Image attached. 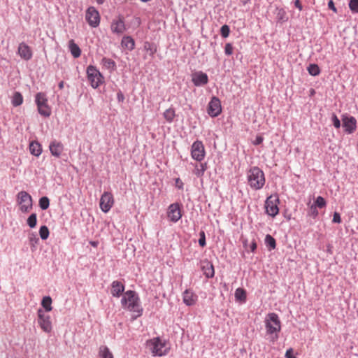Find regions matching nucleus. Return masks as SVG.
Instances as JSON below:
<instances>
[{
  "instance_id": "2f4dec72",
  "label": "nucleus",
  "mask_w": 358,
  "mask_h": 358,
  "mask_svg": "<svg viewBox=\"0 0 358 358\" xmlns=\"http://www.w3.org/2000/svg\"><path fill=\"white\" fill-rule=\"evenodd\" d=\"M23 103V96L21 93L15 92L12 98V104L14 106H19Z\"/></svg>"
},
{
  "instance_id": "7c9ffc66",
  "label": "nucleus",
  "mask_w": 358,
  "mask_h": 358,
  "mask_svg": "<svg viewBox=\"0 0 358 358\" xmlns=\"http://www.w3.org/2000/svg\"><path fill=\"white\" fill-rule=\"evenodd\" d=\"M206 169H207V165L206 163H204V164L201 163L199 164H196L195 166V169L194 171V173L197 177H201L204 174V172L206 171Z\"/></svg>"
},
{
  "instance_id": "4d7b16f0",
  "label": "nucleus",
  "mask_w": 358,
  "mask_h": 358,
  "mask_svg": "<svg viewBox=\"0 0 358 358\" xmlns=\"http://www.w3.org/2000/svg\"><path fill=\"white\" fill-rule=\"evenodd\" d=\"M64 85V81H61V82L59 83V88L60 90L63 89Z\"/></svg>"
},
{
  "instance_id": "052dcab7",
  "label": "nucleus",
  "mask_w": 358,
  "mask_h": 358,
  "mask_svg": "<svg viewBox=\"0 0 358 358\" xmlns=\"http://www.w3.org/2000/svg\"><path fill=\"white\" fill-rule=\"evenodd\" d=\"M136 20H137V22H138V24H140V23H141L140 19L137 18Z\"/></svg>"
},
{
  "instance_id": "c03bdc74",
  "label": "nucleus",
  "mask_w": 358,
  "mask_h": 358,
  "mask_svg": "<svg viewBox=\"0 0 358 358\" xmlns=\"http://www.w3.org/2000/svg\"><path fill=\"white\" fill-rule=\"evenodd\" d=\"M309 214L313 216V217H315L318 215V211L317 210V207L314 206L313 204L310 206V213Z\"/></svg>"
},
{
  "instance_id": "c85d7f7f",
  "label": "nucleus",
  "mask_w": 358,
  "mask_h": 358,
  "mask_svg": "<svg viewBox=\"0 0 358 358\" xmlns=\"http://www.w3.org/2000/svg\"><path fill=\"white\" fill-rule=\"evenodd\" d=\"M144 50L149 52L151 57H153L157 52V46L152 43L146 41L143 45Z\"/></svg>"
},
{
  "instance_id": "864d4df0",
  "label": "nucleus",
  "mask_w": 358,
  "mask_h": 358,
  "mask_svg": "<svg viewBox=\"0 0 358 358\" xmlns=\"http://www.w3.org/2000/svg\"><path fill=\"white\" fill-rule=\"evenodd\" d=\"M294 5L299 10H301L303 9L302 5L299 0H296L294 1Z\"/></svg>"
},
{
  "instance_id": "09e8293b",
  "label": "nucleus",
  "mask_w": 358,
  "mask_h": 358,
  "mask_svg": "<svg viewBox=\"0 0 358 358\" xmlns=\"http://www.w3.org/2000/svg\"><path fill=\"white\" fill-rule=\"evenodd\" d=\"M328 7L329 9L332 10L334 13H337V9L334 6V3L332 0H329L328 2Z\"/></svg>"
},
{
  "instance_id": "f257e3e1",
  "label": "nucleus",
  "mask_w": 358,
  "mask_h": 358,
  "mask_svg": "<svg viewBox=\"0 0 358 358\" xmlns=\"http://www.w3.org/2000/svg\"><path fill=\"white\" fill-rule=\"evenodd\" d=\"M121 303L124 309L134 313L133 320H136L143 313V308L141 306L139 298L134 291L129 290L124 292Z\"/></svg>"
},
{
  "instance_id": "cd10ccee",
  "label": "nucleus",
  "mask_w": 358,
  "mask_h": 358,
  "mask_svg": "<svg viewBox=\"0 0 358 358\" xmlns=\"http://www.w3.org/2000/svg\"><path fill=\"white\" fill-rule=\"evenodd\" d=\"M236 301L245 302L246 301V292L243 288H237L235 291Z\"/></svg>"
},
{
  "instance_id": "f3484780",
  "label": "nucleus",
  "mask_w": 358,
  "mask_h": 358,
  "mask_svg": "<svg viewBox=\"0 0 358 358\" xmlns=\"http://www.w3.org/2000/svg\"><path fill=\"white\" fill-rule=\"evenodd\" d=\"M18 53L24 60H29L32 57L31 48L24 43H21L18 47Z\"/></svg>"
},
{
  "instance_id": "de8ad7c7",
  "label": "nucleus",
  "mask_w": 358,
  "mask_h": 358,
  "mask_svg": "<svg viewBox=\"0 0 358 358\" xmlns=\"http://www.w3.org/2000/svg\"><path fill=\"white\" fill-rule=\"evenodd\" d=\"M176 186L180 189H183V182L179 178L176 179Z\"/></svg>"
},
{
  "instance_id": "6e6552de",
  "label": "nucleus",
  "mask_w": 358,
  "mask_h": 358,
  "mask_svg": "<svg viewBox=\"0 0 358 358\" xmlns=\"http://www.w3.org/2000/svg\"><path fill=\"white\" fill-rule=\"evenodd\" d=\"M279 198L277 194L269 196L265 201L266 213L271 217L277 215L279 213Z\"/></svg>"
},
{
  "instance_id": "72a5a7b5",
  "label": "nucleus",
  "mask_w": 358,
  "mask_h": 358,
  "mask_svg": "<svg viewBox=\"0 0 358 358\" xmlns=\"http://www.w3.org/2000/svg\"><path fill=\"white\" fill-rule=\"evenodd\" d=\"M265 243L267 247L269 248V250H273L275 248L276 243L275 240L271 235L267 234L265 237Z\"/></svg>"
},
{
  "instance_id": "473e14b6",
  "label": "nucleus",
  "mask_w": 358,
  "mask_h": 358,
  "mask_svg": "<svg viewBox=\"0 0 358 358\" xmlns=\"http://www.w3.org/2000/svg\"><path fill=\"white\" fill-rule=\"evenodd\" d=\"M42 306L45 308V311L49 312L52 310V299L50 296H44L41 301Z\"/></svg>"
},
{
  "instance_id": "f8f14e48",
  "label": "nucleus",
  "mask_w": 358,
  "mask_h": 358,
  "mask_svg": "<svg viewBox=\"0 0 358 358\" xmlns=\"http://www.w3.org/2000/svg\"><path fill=\"white\" fill-rule=\"evenodd\" d=\"M114 204V198L112 193L105 192L101 196L99 206L104 213H108Z\"/></svg>"
},
{
  "instance_id": "5fc2aeb1",
  "label": "nucleus",
  "mask_w": 358,
  "mask_h": 358,
  "mask_svg": "<svg viewBox=\"0 0 358 358\" xmlns=\"http://www.w3.org/2000/svg\"><path fill=\"white\" fill-rule=\"evenodd\" d=\"M251 250L254 252L257 248V244L255 242H253L250 246Z\"/></svg>"
},
{
  "instance_id": "4be33fe9",
  "label": "nucleus",
  "mask_w": 358,
  "mask_h": 358,
  "mask_svg": "<svg viewBox=\"0 0 358 358\" xmlns=\"http://www.w3.org/2000/svg\"><path fill=\"white\" fill-rule=\"evenodd\" d=\"M124 286L120 281H113L111 285V294L113 296L119 297L124 292Z\"/></svg>"
},
{
  "instance_id": "f03ea898",
  "label": "nucleus",
  "mask_w": 358,
  "mask_h": 358,
  "mask_svg": "<svg viewBox=\"0 0 358 358\" xmlns=\"http://www.w3.org/2000/svg\"><path fill=\"white\" fill-rule=\"evenodd\" d=\"M266 333L271 336L272 341L278 338V333L281 330V322L278 315L275 313H268L265 318Z\"/></svg>"
},
{
  "instance_id": "6ab92c4d",
  "label": "nucleus",
  "mask_w": 358,
  "mask_h": 358,
  "mask_svg": "<svg viewBox=\"0 0 358 358\" xmlns=\"http://www.w3.org/2000/svg\"><path fill=\"white\" fill-rule=\"evenodd\" d=\"M126 29L124 20L120 17L118 20H113L111 24V30L114 33L122 34Z\"/></svg>"
},
{
  "instance_id": "4468645a",
  "label": "nucleus",
  "mask_w": 358,
  "mask_h": 358,
  "mask_svg": "<svg viewBox=\"0 0 358 358\" xmlns=\"http://www.w3.org/2000/svg\"><path fill=\"white\" fill-rule=\"evenodd\" d=\"M222 111L220 101L217 97H213L208 103V113L211 117H217Z\"/></svg>"
},
{
  "instance_id": "393cba45",
  "label": "nucleus",
  "mask_w": 358,
  "mask_h": 358,
  "mask_svg": "<svg viewBox=\"0 0 358 358\" xmlns=\"http://www.w3.org/2000/svg\"><path fill=\"white\" fill-rule=\"evenodd\" d=\"M29 150L31 154L38 157L42 152V148L38 142H31L29 145Z\"/></svg>"
},
{
  "instance_id": "3c124183",
  "label": "nucleus",
  "mask_w": 358,
  "mask_h": 358,
  "mask_svg": "<svg viewBox=\"0 0 358 358\" xmlns=\"http://www.w3.org/2000/svg\"><path fill=\"white\" fill-rule=\"evenodd\" d=\"M117 99L119 102H123L124 100V96L121 91H119L117 94Z\"/></svg>"
},
{
  "instance_id": "39448f33",
  "label": "nucleus",
  "mask_w": 358,
  "mask_h": 358,
  "mask_svg": "<svg viewBox=\"0 0 358 358\" xmlns=\"http://www.w3.org/2000/svg\"><path fill=\"white\" fill-rule=\"evenodd\" d=\"M35 102L38 112L41 115L48 117L51 115V108L48 105V100L45 93H37L35 96Z\"/></svg>"
},
{
  "instance_id": "ea45409f",
  "label": "nucleus",
  "mask_w": 358,
  "mask_h": 358,
  "mask_svg": "<svg viewBox=\"0 0 358 358\" xmlns=\"http://www.w3.org/2000/svg\"><path fill=\"white\" fill-rule=\"evenodd\" d=\"M349 8L352 13H358V0H350Z\"/></svg>"
},
{
  "instance_id": "603ef678",
  "label": "nucleus",
  "mask_w": 358,
  "mask_h": 358,
  "mask_svg": "<svg viewBox=\"0 0 358 358\" xmlns=\"http://www.w3.org/2000/svg\"><path fill=\"white\" fill-rule=\"evenodd\" d=\"M263 137L262 136H257L256 139L254 141L253 143L255 145H259L263 142Z\"/></svg>"
},
{
  "instance_id": "f704fd0d",
  "label": "nucleus",
  "mask_w": 358,
  "mask_h": 358,
  "mask_svg": "<svg viewBox=\"0 0 358 358\" xmlns=\"http://www.w3.org/2000/svg\"><path fill=\"white\" fill-rule=\"evenodd\" d=\"M308 71L311 76H317L320 73L319 66L315 64L309 65V66L308 67Z\"/></svg>"
},
{
  "instance_id": "5701e85b",
  "label": "nucleus",
  "mask_w": 358,
  "mask_h": 358,
  "mask_svg": "<svg viewBox=\"0 0 358 358\" xmlns=\"http://www.w3.org/2000/svg\"><path fill=\"white\" fill-rule=\"evenodd\" d=\"M121 45L123 48L132 50L134 49L135 42L131 36H124L122 39Z\"/></svg>"
},
{
  "instance_id": "dca6fc26",
  "label": "nucleus",
  "mask_w": 358,
  "mask_h": 358,
  "mask_svg": "<svg viewBox=\"0 0 358 358\" xmlns=\"http://www.w3.org/2000/svg\"><path fill=\"white\" fill-rule=\"evenodd\" d=\"M197 299L196 294L190 289H185L182 293V301L187 306H190L194 305Z\"/></svg>"
},
{
  "instance_id": "a19ab883",
  "label": "nucleus",
  "mask_w": 358,
  "mask_h": 358,
  "mask_svg": "<svg viewBox=\"0 0 358 358\" xmlns=\"http://www.w3.org/2000/svg\"><path fill=\"white\" fill-rule=\"evenodd\" d=\"M230 33L229 27L227 24L223 25L220 29V34L223 38H227L229 36Z\"/></svg>"
},
{
  "instance_id": "a878e982",
  "label": "nucleus",
  "mask_w": 358,
  "mask_h": 358,
  "mask_svg": "<svg viewBox=\"0 0 358 358\" xmlns=\"http://www.w3.org/2000/svg\"><path fill=\"white\" fill-rule=\"evenodd\" d=\"M99 356L101 358H114L113 353L106 345L100 346L99 349Z\"/></svg>"
},
{
  "instance_id": "13d9d810",
  "label": "nucleus",
  "mask_w": 358,
  "mask_h": 358,
  "mask_svg": "<svg viewBox=\"0 0 358 358\" xmlns=\"http://www.w3.org/2000/svg\"><path fill=\"white\" fill-rule=\"evenodd\" d=\"M38 241V238H30L31 242L34 241L35 243H37Z\"/></svg>"
},
{
  "instance_id": "9b49d317",
  "label": "nucleus",
  "mask_w": 358,
  "mask_h": 358,
  "mask_svg": "<svg viewBox=\"0 0 358 358\" xmlns=\"http://www.w3.org/2000/svg\"><path fill=\"white\" fill-rule=\"evenodd\" d=\"M85 19L92 27H96L100 23V15L98 10L93 6L90 7L85 14Z\"/></svg>"
},
{
  "instance_id": "6e6d98bb",
  "label": "nucleus",
  "mask_w": 358,
  "mask_h": 358,
  "mask_svg": "<svg viewBox=\"0 0 358 358\" xmlns=\"http://www.w3.org/2000/svg\"><path fill=\"white\" fill-rule=\"evenodd\" d=\"M91 244V245H92L93 247H97L98 245V242L96 241H90V243Z\"/></svg>"
},
{
  "instance_id": "aec40b11",
  "label": "nucleus",
  "mask_w": 358,
  "mask_h": 358,
  "mask_svg": "<svg viewBox=\"0 0 358 358\" xmlns=\"http://www.w3.org/2000/svg\"><path fill=\"white\" fill-rule=\"evenodd\" d=\"M201 270L203 272V274L206 278H213L215 275V271L213 264L208 261H203L201 263Z\"/></svg>"
},
{
  "instance_id": "bb28decb",
  "label": "nucleus",
  "mask_w": 358,
  "mask_h": 358,
  "mask_svg": "<svg viewBox=\"0 0 358 358\" xmlns=\"http://www.w3.org/2000/svg\"><path fill=\"white\" fill-rule=\"evenodd\" d=\"M101 64L104 68L110 70V71H114L116 68L115 62L110 58L103 57L101 60Z\"/></svg>"
},
{
  "instance_id": "1a4fd4ad",
  "label": "nucleus",
  "mask_w": 358,
  "mask_h": 358,
  "mask_svg": "<svg viewBox=\"0 0 358 358\" xmlns=\"http://www.w3.org/2000/svg\"><path fill=\"white\" fill-rule=\"evenodd\" d=\"M38 323L45 332L50 333L52 329L50 315L46 314L42 309L38 310Z\"/></svg>"
},
{
  "instance_id": "49530a36",
  "label": "nucleus",
  "mask_w": 358,
  "mask_h": 358,
  "mask_svg": "<svg viewBox=\"0 0 358 358\" xmlns=\"http://www.w3.org/2000/svg\"><path fill=\"white\" fill-rule=\"evenodd\" d=\"M332 222L334 223H341V215L338 213L335 212L334 213Z\"/></svg>"
},
{
  "instance_id": "a18cd8bd",
  "label": "nucleus",
  "mask_w": 358,
  "mask_h": 358,
  "mask_svg": "<svg viewBox=\"0 0 358 358\" xmlns=\"http://www.w3.org/2000/svg\"><path fill=\"white\" fill-rule=\"evenodd\" d=\"M332 121L334 126L336 128H339L341 127V122L336 115H333Z\"/></svg>"
},
{
  "instance_id": "ddd939ff",
  "label": "nucleus",
  "mask_w": 358,
  "mask_h": 358,
  "mask_svg": "<svg viewBox=\"0 0 358 358\" xmlns=\"http://www.w3.org/2000/svg\"><path fill=\"white\" fill-rule=\"evenodd\" d=\"M167 216L170 221L178 222L182 217L181 208L178 203L171 204L167 210Z\"/></svg>"
},
{
  "instance_id": "7ed1b4c3",
  "label": "nucleus",
  "mask_w": 358,
  "mask_h": 358,
  "mask_svg": "<svg viewBox=\"0 0 358 358\" xmlns=\"http://www.w3.org/2000/svg\"><path fill=\"white\" fill-rule=\"evenodd\" d=\"M146 347L153 356L162 357L167 355L170 348L167 343L159 337H155L146 341Z\"/></svg>"
},
{
  "instance_id": "b1692460",
  "label": "nucleus",
  "mask_w": 358,
  "mask_h": 358,
  "mask_svg": "<svg viewBox=\"0 0 358 358\" xmlns=\"http://www.w3.org/2000/svg\"><path fill=\"white\" fill-rule=\"evenodd\" d=\"M69 46L71 53L73 56V57L78 58L80 56L81 50L78 45L74 43L73 40L69 41Z\"/></svg>"
},
{
  "instance_id": "58836bf2",
  "label": "nucleus",
  "mask_w": 358,
  "mask_h": 358,
  "mask_svg": "<svg viewBox=\"0 0 358 358\" xmlns=\"http://www.w3.org/2000/svg\"><path fill=\"white\" fill-rule=\"evenodd\" d=\"M313 205L320 208H322L326 206V201L322 196H319L317 197Z\"/></svg>"
},
{
  "instance_id": "79ce46f5",
  "label": "nucleus",
  "mask_w": 358,
  "mask_h": 358,
  "mask_svg": "<svg viewBox=\"0 0 358 358\" xmlns=\"http://www.w3.org/2000/svg\"><path fill=\"white\" fill-rule=\"evenodd\" d=\"M225 54L227 55H231L233 53V46L231 43H227L224 47Z\"/></svg>"
},
{
  "instance_id": "c9c22d12",
  "label": "nucleus",
  "mask_w": 358,
  "mask_h": 358,
  "mask_svg": "<svg viewBox=\"0 0 358 358\" xmlns=\"http://www.w3.org/2000/svg\"><path fill=\"white\" fill-rule=\"evenodd\" d=\"M50 205L49 199L46 196L41 197L39 200V206L43 210H46L48 208Z\"/></svg>"
},
{
  "instance_id": "c756f323",
  "label": "nucleus",
  "mask_w": 358,
  "mask_h": 358,
  "mask_svg": "<svg viewBox=\"0 0 358 358\" xmlns=\"http://www.w3.org/2000/svg\"><path fill=\"white\" fill-rule=\"evenodd\" d=\"M163 116L168 122H172L176 116L175 110L173 108L166 109L164 112Z\"/></svg>"
},
{
  "instance_id": "423d86ee",
  "label": "nucleus",
  "mask_w": 358,
  "mask_h": 358,
  "mask_svg": "<svg viewBox=\"0 0 358 358\" xmlns=\"http://www.w3.org/2000/svg\"><path fill=\"white\" fill-rule=\"evenodd\" d=\"M86 73L87 80L93 88L96 89L103 83L104 78L95 66L92 65L87 66Z\"/></svg>"
},
{
  "instance_id": "bf43d9fd",
  "label": "nucleus",
  "mask_w": 358,
  "mask_h": 358,
  "mask_svg": "<svg viewBox=\"0 0 358 358\" xmlns=\"http://www.w3.org/2000/svg\"><path fill=\"white\" fill-rule=\"evenodd\" d=\"M104 0H96L97 3L102 4L103 3Z\"/></svg>"
},
{
  "instance_id": "37998d69",
  "label": "nucleus",
  "mask_w": 358,
  "mask_h": 358,
  "mask_svg": "<svg viewBox=\"0 0 358 358\" xmlns=\"http://www.w3.org/2000/svg\"><path fill=\"white\" fill-rule=\"evenodd\" d=\"M199 244L201 247H204L206 245V237L203 231L200 233V238L199 239Z\"/></svg>"
},
{
  "instance_id": "8fccbe9b",
  "label": "nucleus",
  "mask_w": 358,
  "mask_h": 358,
  "mask_svg": "<svg viewBox=\"0 0 358 358\" xmlns=\"http://www.w3.org/2000/svg\"><path fill=\"white\" fill-rule=\"evenodd\" d=\"M285 357L286 358H296L295 356L293 355V350L292 348H289L287 350L285 353Z\"/></svg>"
},
{
  "instance_id": "20e7f679",
  "label": "nucleus",
  "mask_w": 358,
  "mask_h": 358,
  "mask_svg": "<svg viewBox=\"0 0 358 358\" xmlns=\"http://www.w3.org/2000/svg\"><path fill=\"white\" fill-rule=\"evenodd\" d=\"M248 184L254 189H260L265 184L264 172L257 166L252 167L247 173Z\"/></svg>"
},
{
  "instance_id": "e433bc0d",
  "label": "nucleus",
  "mask_w": 358,
  "mask_h": 358,
  "mask_svg": "<svg viewBox=\"0 0 358 358\" xmlns=\"http://www.w3.org/2000/svg\"><path fill=\"white\" fill-rule=\"evenodd\" d=\"M39 234L43 240H46L49 236V229L46 226L41 227L39 229Z\"/></svg>"
},
{
  "instance_id": "2eb2a0df",
  "label": "nucleus",
  "mask_w": 358,
  "mask_h": 358,
  "mask_svg": "<svg viewBox=\"0 0 358 358\" xmlns=\"http://www.w3.org/2000/svg\"><path fill=\"white\" fill-rule=\"evenodd\" d=\"M192 81L195 86L205 85L208 82V77L206 73L197 71L192 73Z\"/></svg>"
},
{
  "instance_id": "0eeeda50",
  "label": "nucleus",
  "mask_w": 358,
  "mask_h": 358,
  "mask_svg": "<svg viewBox=\"0 0 358 358\" xmlns=\"http://www.w3.org/2000/svg\"><path fill=\"white\" fill-rule=\"evenodd\" d=\"M20 210L22 213H28L32 208L31 196L25 191H21L17 196Z\"/></svg>"
},
{
  "instance_id": "a211bd4d",
  "label": "nucleus",
  "mask_w": 358,
  "mask_h": 358,
  "mask_svg": "<svg viewBox=\"0 0 358 358\" xmlns=\"http://www.w3.org/2000/svg\"><path fill=\"white\" fill-rule=\"evenodd\" d=\"M356 120L354 117H345L343 118V125L345 129V131L351 134L356 129Z\"/></svg>"
},
{
  "instance_id": "4c0bfd02",
  "label": "nucleus",
  "mask_w": 358,
  "mask_h": 358,
  "mask_svg": "<svg viewBox=\"0 0 358 358\" xmlns=\"http://www.w3.org/2000/svg\"><path fill=\"white\" fill-rule=\"evenodd\" d=\"M37 223V217L35 213H32L27 219V224L31 227L34 228L36 227Z\"/></svg>"
},
{
  "instance_id": "9d476101",
  "label": "nucleus",
  "mask_w": 358,
  "mask_h": 358,
  "mask_svg": "<svg viewBox=\"0 0 358 358\" xmlns=\"http://www.w3.org/2000/svg\"><path fill=\"white\" fill-rule=\"evenodd\" d=\"M205 154L206 152L203 143L199 141L194 142L191 149L192 157L198 162H201L203 159Z\"/></svg>"
},
{
  "instance_id": "412c9836",
  "label": "nucleus",
  "mask_w": 358,
  "mask_h": 358,
  "mask_svg": "<svg viewBox=\"0 0 358 358\" xmlns=\"http://www.w3.org/2000/svg\"><path fill=\"white\" fill-rule=\"evenodd\" d=\"M49 149L53 156L59 157L64 150V145L62 143L54 141L50 144Z\"/></svg>"
}]
</instances>
